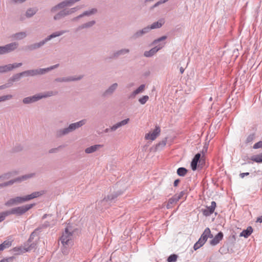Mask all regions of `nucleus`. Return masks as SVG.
Masks as SVG:
<instances>
[{"label": "nucleus", "mask_w": 262, "mask_h": 262, "mask_svg": "<svg viewBox=\"0 0 262 262\" xmlns=\"http://www.w3.org/2000/svg\"><path fill=\"white\" fill-rule=\"evenodd\" d=\"M84 14L83 13H81V14L78 15L77 16L75 17V18H73V20L74 21H76L77 20H78L79 19L84 17Z\"/></svg>", "instance_id": "obj_58"}, {"label": "nucleus", "mask_w": 262, "mask_h": 262, "mask_svg": "<svg viewBox=\"0 0 262 262\" xmlns=\"http://www.w3.org/2000/svg\"><path fill=\"white\" fill-rule=\"evenodd\" d=\"M12 97V95H6L0 96V102L10 100Z\"/></svg>", "instance_id": "obj_46"}, {"label": "nucleus", "mask_w": 262, "mask_h": 262, "mask_svg": "<svg viewBox=\"0 0 262 262\" xmlns=\"http://www.w3.org/2000/svg\"><path fill=\"white\" fill-rule=\"evenodd\" d=\"M60 146L58 147H56V148H51L50 149H49V154H54V153H56L58 152V148L60 147Z\"/></svg>", "instance_id": "obj_56"}, {"label": "nucleus", "mask_w": 262, "mask_h": 262, "mask_svg": "<svg viewBox=\"0 0 262 262\" xmlns=\"http://www.w3.org/2000/svg\"><path fill=\"white\" fill-rule=\"evenodd\" d=\"M129 118H127V119H124L120 122H117L118 125H119V127H121L123 126H124L125 125H126L128 123V122H129Z\"/></svg>", "instance_id": "obj_51"}, {"label": "nucleus", "mask_w": 262, "mask_h": 262, "mask_svg": "<svg viewBox=\"0 0 262 262\" xmlns=\"http://www.w3.org/2000/svg\"><path fill=\"white\" fill-rule=\"evenodd\" d=\"M165 23V20L163 18H161L156 22H154L150 25H148L146 27V29H148V32L152 29H159L161 28Z\"/></svg>", "instance_id": "obj_17"}, {"label": "nucleus", "mask_w": 262, "mask_h": 262, "mask_svg": "<svg viewBox=\"0 0 262 262\" xmlns=\"http://www.w3.org/2000/svg\"><path fill=\"white\" fill-rule=\"evenodd\" d=\"M118 87L119 85L117 82L112 83L104 91L102 96L106 97L113 95L117 90Z\"/></svg>", "instance_id": "obj_12"}, {"label": "nucleus", "mask_w": 262, "mask_h": 262, "mask_svg": "<svg viewBox=\"0 0 262 262\" xmlns=\"http://www.w3.org/2000/svg\"><path fill=\"white\" fill-rule=\"evenodd\" d=\"M86 123V120L84 119L78 122L70 124L67 127L57 129L55 133L56 138H60L69 135L82 126Z\"/></svg>", "instance_id": "obj_1"}, {"label": "nucleus", "mask_w": 262, "mask_h": 262, "mask_svg": "<svg viewBox=\"0 0 262 262\" xmlns=\"http://www.w3.org/2000/svg\"><path fill=\"white\" fill-rule=\"evenodd\" d=\"M253 232V228L251 226H249L246 230H244L241 233L240 236H244L247 238Z\"/></svg>", "instance_id": "obj_35"}, {"label": "nucleus", "mask_w": 262, "mask_h": 262, "mask_svg": "<svg viewBox=\"0 0 262 262\" xmlns=\"http://www.w3.org/2000/svg\"><path fill=\"white\" fill-rule=\"evenodd\" d=\"M160 128L159 127L156 126V128L152 133H149L145 135V138L146 140H151L152 141L156 139L157 136L160 134Z\"/></svg>", "instance_id": "obj_18"}, {"label": "nucleus", "mask_w": 262, "mask_h": 262, "mask_svg": "<svg viewBox=\"0 0 262 262\" xmlns=\"http://www.w3.org/2000/svg\"><path fill=\"white\" fill-rule=\"evenodd\" d=\"M17 174V172L15 171H10L5 173L0 176V181L8 180Z\"/></svg>", "instance_id": "obj_31"}, {"label": "nucleus", "mask_w": 262, "mask_h": 262, "mask_svg": "<svg viewBox=\"0 0 262 262\" xmlns=\"http://www.w3.org/2000/svg\"><path fill=\"white\" fill-rule=\"evenodd\" d=\"M72 233L69 231V229L68 228H66L60 238L61 243L63 246H69L70 245H71L72 243Z\"/></svg>", "instance_id": "obj_9"}, {"label": "nucleus", "mask_w": 262, "mask_h": 262, "mask_svg": "<svg viewBox=\"0 0 262 262\" xmlns=\"http://www.w3.org/2000/svg\"><path fill=\"white\" fill-rule=\"evenodd\" d=\"M119 128H120V127H119V125H118V123H116L115 124H114L113 125H112V126H111V129H112V130L113 132L116 131Z\"/></svg>", "instance_id": "obj_54"}, {"label": "nucleus", "mask_w": 262, "mask_h": 262, "mask_svg": "<svg viewBox=\"0 0 262 262\" xmlns=\"http://www.w3.org/2000/svg\"><path fill=\"white\" fill-rule=\"evenodd\" d=\"M201 158V154L198 153L196 154L193 159H192V161L191 163V169L193 170H195L196 169L197 165L199 161L200 160Z\"/></svg>", "instance_id": "obj_28"}, {"label": "nucleus", "mask_w": 262, "mask_h": 262, "mask_svg": "<svg viewBox=\"0 0 262 262\" xmlns=\"http://www.w3.org/2000/svg\"><path fill=\"white\" fill-rule=\"evenodd\" d=\"M166 38H167L166 36H161L160 38L154 40L152 42L151 45L152 46H154L155 48L158 49V52L160 50H161L164 47V46L165 45V42H163V41H164Z\"/></svg>", "instance_id": "obj_14"}, {"label": "nucleus", "mask_w": 262, "mask_h": 262, "mask_svg": "<svg viewBox=\"0 0 262 262\" xmlns=\"http://www.w3.org/2000/svg\"><path fill=\"white\" fill-rule=\"evenodd\" d=\"M249 174V172H244V173H241L239 176L241 178H244L245 176H248Z\"/></svg>", "instance_id": "obj_61"}, {"label": "nucleus", "mask_w": 262, "mask_h": 262, "mask_svg": "<svg viewBox=\"0 0 262 262\" xmlns=\"http://www.w3.org/2000/svg\"><path fill=\"white\" fill-rule=\"evenodd\" d=\"M61 10L55 14V15L53 16V19L55 21H58L60 20L61 19L65 17L63 12L62 10V9H60Z\"/></svg>", "instance_id": "obj_39"}, {"label": "nucleus", "mask_w": 262, "mask_h": 262, "mask_svg": "<svg viewBox=\"0 0 262 262\" xmlns=\"http://www.w3.org/2000/svg\"><path fill=\"white\" fill-rule=\"evenodd\" d=\"M251 160L257 163H262V154L252 156Z\"/></svg>", "instance_id": "obj_42"}, {"label": "nucleus", "mask_w": 262, "mask_h": 262, "mask_svg": "<svg viewBox=\"0 0 262 262\" xmlns=\"http://www.w3.org/2000/svg\"><path fill=\"white\" fill-rule=\"evenodd\" d=\"M169 0H160L159 1V2H158L157 3H156L153 6L154 8H155V7H157V6H158L159 5L162 4H164V3H165L166 2H167V1H168Z\"/></svg>", "instance_id": "obj_55"}, {"label": "nucleus", "mask_w": 262, "mask_h": 262, "mask_svg": "<svg viewBox=\"0 0 262 262\" xmlns=\"http://www.w3.org/2000/svg\"><path fill=\"white\" fill-rule=\"evenodd\" d=\"M187 172V170L184 167H180L177 169V174L181 177L184 176Z\"/></svg>", "instance_id": "obj_44"}, {"label": "nucleus", "mask_w": 262, "mask_h": 262, "mask_svg": "<svg viewBox=\"0 0 262 262\" xmlns=\"http://www.w3.org/2000/svg\"><path fill=\"white\" fill-rule=\"evenodd\" d=\"M37 94L32 96L25 97L23 99V103L25 104H29L38 101Z\"/></svg>", "instance_id": "obj_25"}, {"label": "nucleus", "mask_w": 262, "mask_h": 262, "mask_svg": "<svg viewBox=\"0 0 262 262\" xmlns=\"http://www.w3.org/2000/svg\"><path fill=\"white\" fill-rule=\"evenodd\" d=\"M178 256L176 254L170 255L167 258L168 262H176L177 261Z\"/></svg>", "instance_id": "obj_49"}, {"label": "nucleus", "mask_w": 262, "mask_h": 262, "mask_svg": "<svg viewBox=\"0 0 262 262\" xmlns=\"http://www.w3.org/2000/svg\"><path fill=\"white\" fill-rule=\"evenodd\" d=\"M79 9V8L78 7H73V8H63V9H62V10L63 12L64 16L66 17L68 15H72V14L74 13Z\"/></svg>", "instance_id": "obj_26"}, {"label": "nucleus", "mask_w": 262, "mask_h": 262, "mask_svg": "<svg viewBox=\"0 0 262 262\" xmlns=\"http://www.w3.org/2000/svg\"><path fill=\"white\" fill-rule=\"evenodd\" d=\"M46 92L49 97L54 96H56L58 94V92L57 91H49Z\"/></svg>", "instance_id": "obj_53"}, {"label": "nucleus", "mask_w": 262, "mask_h": 262, "mask_svg": "<svg viewBox=\"0 0 262 262\" xmlns=\"http://www.w3.org/2000/svg\"><path fill=\"white\" fill-rule=\"evenodd\" d=\"M8 64H9V67L10 71H12L14 69L20 67L23 65L22 63H21V62H20V63L15 62V63H9Z\"/></svg>", "instance_id": "obj_45"}, {"label": "nucleus", "mask_w": 262, "mask_h": 262, "mask_svg": "<svg viewBox=\"0 0 262 262\" xmlns=\"http://www.w3.org/2000/svg\"><path fill=\"white\" fill-rule=\"evenodd\" d=\"M27 34L25 32H20L12 35V37L15 40H22L26 37Z\"/></svg>", "instance_id": "obj_34"}, {"label": "nucleus", "mask_w": 262, "mask_h": 262, "mask_svg": "<svg viewBox=\"0 0 262 262\" xmlns=\"http://www.w3.org/2000/svg\"><path fill=\"white\" fill-rule=\"evenodd\" d=\"M97 12V9L96 8H92L84 11L83 13L84 16H89L96 14Z\"/></svg>", "instance_id": "obj_40"}, {"label": "nucleus", "mask_w": 262, "mask_h": 262, "mask_svg": "<svg viewBox=\"0 0 262 262\" xmlns=\"http://www.w3.org/2000/svg\"><path fill=\"white\" fill-rule=\"evenodd\" d=\"M46 193V191L42 190L38 191L33 192L30 194L25 196L26 202L29 201L33 199L39 197Z\"/></svg>", "instance_id": "obj_19"}, {"label": "nucleus", "mask_w": 262, "mask_h": 262, "mask_svg": "<svg viewBox=\"0 0 262 262\" xmlns=\"http://www.w3.org/2000/svg\"><path fill=\"white\" fill-rule=\"evenodd\" d=\"M34 234V232L31 234L30 238L24 245L13 248L12 250V252L14 254L20 255L35 249L36 248V244L34 243H31V238L32 237Z\"/></svg>", "instance_id": "obj_2"}, {"label": "nucleus", "mask_w": 262, "mask_h": 262, "mask_svg": "<svg viewBox=\"0 0 262 262\" xmlns=\"http://www.w3.org/2000/svg\"><path fill=\"white\" fill-rule=\"evenodd\" d=\"M5 219L3 212L0 213V222L3 221Z\"/></svg>", "instance_id": "obj_60"}, {"label": "nucleus", "mask_w": 262, "mask_h": 262, "mask_svg": "<svg viewBox=\"0 0 262 262\" xmlns=\"http://www.w3.org/2000/svg\"><path fill=\"white\" fill-rule=\"evenodd\" d=\"M38 100H39L43 98H46L49 97L48 95L47 92L37 94Z\"/></svg>", "instance_id": "obj_47"}, {"label": "nucleus", "mask_w": 262, "mask_h": 262, "mask_svg": "<svg viewBox=\"0 0 262 262\" xmlns=\"http://www.w3.org/2000/svg\"><path fill=\"white\" fill-rule=\"evenodd\" d=\"M130 52V50L128 48H122L115 51L113 55L114 58H118L120 56H123L129 54Z\"/></svg>", "instance_id": "obj_22"}, {"label": "nucleus", "mask_w": 262, "mask_h": 262, "mask_svg": "<svg viewBox=\"0 0 262 262\" xmlns=\"http://www.w3.org/2000/svg\"><path fill=\"white\" fill-rule=\"evenodd\" d=\"M26 202L25 196H16L11 198L5 202V205L7 207H11L14 205L23 204Z\"/></svg>", "instance_id": "obj_11"}, {"label": "nucleus", "mask_w": 262, "mask_h": 262, "mask_svg": "<svg viewBox=\"0 0 262 262\" xmlns=\"http://www.w3.org/2000/svg\"><path fill=\"white\" fill-rule=\"evenodd\" d=\"M27 0H12L14 3L20 4L26 2Z\"/></svg>", "instance_id": "obj_59"}, {"label": "nucleus", "mask_w": 262, "mask_h": 262, "mask_svg": "<svg viewBox=\"0 0 262 262\" xmlns=\"http://www.w3.org/2000/svg\"><path fill=\"white\" fill-rule=\"evenodd\" d=\"M80 1V0H63L54 6L52 7L50 9V12L52 13H55L59 9H62L66 8H67V7H71Z\"/></svg>", "instance_id": "obj_7"}, {"label": "nucleus", "mask_w": 262, "mask_h": 262, "mask_svg": "<svg viewBox=\"0 0 262 262\" xmlns=\"http://www.w3.org/2000/svg\"><path fill=\"white\" fill-rule=\"evenodd\" d=\"M23 76H25L24 72L13 75L9 79L8 83L0 85V90L10 87L12 84L13 82L18 81Z\"/></svg>", "instance_id": "obj_10"}, {"label": "nucleus", "mask_w": 262, "mask_h": 262, "mask_svg": "<svg viewBox=\"0 0 262 262\" xmlns=\"http://www.w3.org/2000/svg\"><path fill=\"white\" fill-rule=\"evenodd\" d=\"M210 230L209 228H206L199 241L194 245L193 248L194 250L199 249L206 243L208 237H212Z\"/></svg>", "instance_id": "obj_8"}, {"label": "nucleus", "mask_w": 262, "mask_h": 262, "mask_svg": "<svg viewBox=\"0 0 262 262\" xmlns=\"http://www.w3.org/2000/svg\"><path fill=\"white\" fill-rule=\"evenodd\" d=\"M10 72L9 64L0 66V74H4Z\"/></svg>", "instance_id": "obj_41"}, {"label": "nucleus", "mask_w": 262, "mask_h": 262, "mask_svg": "<svg viewBox=\"0 0 262 262\" xmlns=\"http://www.w3.org/2000/svg\"><path fill=\"white\" fill-rule=\"evenodd\" d=\"M104 133H110V132H113L112 129H111V127H109V128H106V129H105V130H104Z\"/></svg>", "instance_id": "obj_62"}, {"label": "nucleus", "mask_w": 262, "mask_h": 262, "mask_svg": "<svg viewBox=\"0 0 262 262\" xmlns=\"http://www.w3.org/2000/svg\"><path fill=\"white\" fill-rule=\"evenodd\" d=\"M215 207L216 203L214 201H212L209 207H207L206 208L202 209L203 214L206 216L210 215L213 213Z\"/></svg>", "instance_id": "obj_21"}, {"label": "nucleus", "mask_w": 262, "mask_h": 262, "mask_svg": "<svg viewBox=\"0 0 262 262\" xmlns=\"http://www.w3.org/2000/svg\"><path fill=\"white\" fill-rule=\"evenodd\" d=\"M34 205L35 204H31L24 206L16 207L12 208L9 210L4 211L3 213L5 218L6 216L10 215L11 214H14L19 216L25 213L26 212H27L28 210L31 209Z\"/></svg>", "instance_id": "obj_3"}, {"label": "nucleus", "mask_w": 262, "mask_h": 262, "mask_svg": "<svg viewBox=\"0 0 262 262\" xmlns=\"http://www.w3.org/2000/svg\"><path fill=\"white\" fill-rule=\"evenodd\" d=\"M35 176V173H30L25 175H23L20 177H18L15 179L11 180L8 182H4L3 183L0 184V189L3 187H7L9 186H11L14 183H18L23 181H25L28 179H31L34 177Z\"/></svg>", "instance_id": "obj_5"}, {"label": "nucleus", "mask_w": 262, "mask_h": 262, "mask_svg": "<svg viewBox=\"0 0 262 262\" xmlns=\"http://www.w3.org/2000/svg\"><path fill=\"white\" fill-rule=\"evenodd\" d=\"M37 10L36 8H29L26 12V16L27 18H30L34 16L37 12Z\"/></svg>", "instance_id": "obj_38"}, {"label": "nucleus", "mask_w": 262, "mask_h": 262, "mask_svg": "<svg viewBox=\"0 0 262 262\" xmlns=\"http://www.w3.org/2000/svg\"><path fill=\"white\" fill-rule=\"evenodd\" d=\"M19 44L17 42H12L3 46L4 54H7L16 50Z\"/></svg>", "instance_id": "obj_13"}, {"label": "nucleus", "mask_w": 262, "mask_h": 262, "mask_svg": "<svg viewBox=\"0 0 262 262\" xmlns=\"http://www.w3.org/2000/svg\"><path fill=\"white\" fill-rule=\"evenodd\" d=\"M95 24L96 21L95 20H91L88 21L79 26L77 28V30L90 28L92 27Z\"/></svg>", "instance_id": "obj_30"}, {"label": "nucleus", "mask_w": 262, "mask_h": 262, "mask_svg": "<svg viewBox=\"0 0 262 262\" xmlns=\"http://www.w3.org/2000/svg\"><path fill=\"white\" fill-rule=\"evenodd\" d=\"M122 193V191H120L118 192H115L114 194H111L107 195V198H104L102 201V203L111 202L115 198L117 197L118 195H120Z\"/></svg>", "instance_id": "obj_32"}, {"label": "nucleus", "mask_w": 262, "mask_h": 262, "mask_svg": "<svg viewBox=\"0 0 262 262\" xmlns=\"http://www.w3.org/2000/svg\"><path fill=\"white\" fill-rule=\"evenodd\" d=\"M67 32H68V31L65 30H61L54 32L52 33H51V34H50L49 35L47 36L45 38V40L46 41V42H47L54 38L62 36V35L64 34Z\"/></svg>", "instance_id": "obj_16"}, {"label": "nucleus", "mask_w": 262, "mask_h": 262, "mask_svg": "<svg viewBox=\"0 0 262 262\" xmlns=\"http://www.w3.org/2000/svg\"><path fill=\"white\" fill-rule=\"evenodd\" d=\"M145 85L141 84L138 88L135 90L130 95L129 98H134L135 96L141 93H142L145 89Z\"/></svg>", "instance_id": "obj_33"}, {"label": "nucleus", "mask_w": 262, "mask_h": 262, "mask_svg": "<svg viewBox=\"0 0 262 262\" xmlns=\"http://www.w3.org/2000/svg\"><path fill=\"white\" fill-rule=\"evenodd\" d=\"M46 41L45 39L40 41L38 42H36L31 45H30L27 47V49L30 51H33L38 49L46 43Z\"/></svg>", "instance_id": "obj_23"}, {"label": "nucleus", "mask_w": 262, "mask_h": 262, "mask_svg": "<svg viewBox=\"0 0 262 262\" xmlns=\"http://www.w3.org/2000/svg\"><path fill=\"white\" fill-rule=\"evenodd\" d=\"M254 139V135L253 134H251L248 136L246 139V142L247 143H251L253 141Z\"/></svg>", "instance_id": "obj_52"}, {"label": "nucleus", "mask_w": 262, "mask_h": 262, "mask_svg": "<svg viewBox=\"0 0 262 262\" xmlns=\"http://www.w3.org/2000/svg\"><path fill=\"white\" fill-rule=\"evenodd\" d=\"M158 49L153 47L149 51H146L144 52V56L146 57H151L153 56L157 52H158Z\"/></svg>", "instance_id": "obj_37"}, {"label": "nucleus", "mask_w": 262, "mask_h": 262, "mask_svg": "<svg viewBox=\"0 0 262 262\" xmlns=\"http://www.w3.org/2000/svg\"><path fill=\"white\" fill-rule=\"evenodd\" d=\"M149 97L148 96H143L142 97L140 98L139 99V102L142 105L146 103V102L148 100Z\"/></svg>", "instance_id": "obj_48"}, {"label": "nucleus", "mask_w": 262, "mask_h": 262, "mask_svg": "<svg viewBox=\"0 0 262 262\" xmlns=\"http://www.w3.org/2000/svg\"><path fill=\"white\" fill-rule=\"evenodd\" d=\"M223 237V234L222 232H220L217 235L210 241V244L213 246L217 245Z\"/></svg>", "instance_id": "obj_29"}, {"label": "nucleus", "mask_w": 262, "mask_h": 262, "mask_svg": "<svg viewBox=\"0 0 262 262\" xmlns=\"http://www.w3.org/2000/svg\"><path fill=\"white\" fill-rule=\"evenodd\" d=\"M178 201L179 197L177 198L174 195L171 198L169 199L166 205L167 208H171L174 204H176L177 203Z\"/></svg>", "instance_id": "obj_36"}, {"label": "nucleus", "mask_w": 262, "mask_h": 262, "mask_svg": "<svg viewBox=\"0 0 262 262\" xmlns=\"http://www.w3.org/2000/svg\"><path fill=\"white\" fill-rule=\"evenodd\" d=\"M59 64H56L52 66L47 68H40L37 69L29 70L24 71L25 76H35L37 75H44L46 73L50 72V71L54 70L59 67Z\"/></svg>", "instance_id": "obj_4"}, {"label": "nucleus", "mask_w": 262, "mask_h": 262, "mask_svg": "<svg viewBox=\"0 0 262 262\" xmlns=\"http://www.w3.org/2000/svg\"><path fill=\"white\" fill-rule=\"evenodd\" d=\"M82 76H79L77 77L68 76L64 77H58L55 79V81L57 82H69L71 81L80 80L82 79Z\"/></svg>", "instance_id": "obj_15"}, {"label": "nucleus", "mask_w": 262, "mask_h": 262, "mask_svg": "<svg viewBox=\"0 0 262 262\" xmlns=\"http://www.w3.org/2000/svg\"><path fill=\"white\" fill-rule=\"evenodd\" d=\"M167 139L165 138L162 141L159 142L156 146V149L157 150L162 149L166 144Z\"/></svg>", "instance_id": "obj_43"}, {"label": "nucleus", "mask_w": 262, "mask_h": 262, "mask_svg": "<svg viewBox=\"0 0 262 262\" xmlns=\"http://www.w3.org/2000/svg\"><path fill=\"white\" fill-rule=\"evenodd\" d=\"M12 242L13 239L12 238L9 237L0 245V251H3L5 249L9 248L12 245Z\"/></svg>", "instance_id": "obj_27"}, {"label": "nucleus", "mask_w": 262, "mask_h": 262, "mask_svg": "<svg viewBox=\"0 0 262 262\" xmlns=\"http://www.w3.org/2000/svg\"><path fill=\"white\" fill-rule=\"evenodd\" d=\"M256 222H258V223L262 222V216H260L257 219Z\"/></svg>", "instance_id": "obj_64"}, {"label": "nucleus", "mask_w": 262, "mask_h": 262, "mask_svg": "<svg viewBox=\"0 0 262 262\" xmlns=\"http://www.w3.org/2000/svg\"><path fill=\"white\" fill-rule=\"evenodd\" d=\"M180 182V180L179 179H177L176 180L174 181V183H173V185H174V186H177L178 184Z\"/></svg>", "instance_id": "obj_63"}, {"label": "nucleus", "mask_w": 262, "mask_h": 262, "mask_svg": "<svg viewBox=\"0 0 262 262\" xmlns=\"http://www.w3.org/2000/svg\"><path fill=\"white\" fill-rule=\"evenodd\" d=\"M103 146V145L101 144H96L86 148L84 150V151L86 154H92L99 150Z\"/></svg>", "instance_id": "obj_24"}, {"label": "nucleus", "mask_w": 262, "mask_h": 262, "mask_svg": "<svg viewBox=\"0 0 262 262\" xmlns=\"http://www.w3.org/2000/svg\"><path fill=\"white\" fill-rule=\"evenodd\" d=\"M35 176V173H30L25 175H23L20 177H18L15 179L11 180L8 182H4L3 183L0 184V189L3 187H7L9 186H11L14 183H18L23 181H25L28 179H31L34 177Z\"/></svg>", "instance_id": "obj_6"}, {"label": "nucleus", "mask_w": 262, "mask_h": 262, "mask_svg": "<svg viewBox=\"0 0 262 262\" xmlns=\"http://www.w3.org/2000/svg\"><path fill=\"white\" fill-rule=\"evenodd\" d=\"M185 194V192L184 191H181L179 194H175L174 196L177 198L179 197V200L182 198V197Z\"/></svg>", "instance_id": "obj_57"}, {"label": "nucleus", "mask_w": 262, "mask_h": 262, "mask_svg": "<svg viewBox=\"0 0 262 262\" xmlns=\"http://www.w3.org/2000/svg\"><path fill=\"white\" fill-rule=\"evenodd\" d=\"M129 118H127V119H124L120 122H117L118 125H119V127H121L123 126H124L125 125H126L128 123V122H129Z\"/></svg>", "instance_id": "obj_50"}, {"label": "nucleus", "mask_w": 262, "mask_h": 262, "mask_svg": "<svg viewBox=\"0 0 262 262\" xmlns=\"http://www.w3.org/2000/svg\"><path fill=\"white\" fill-rule=\"evenodd\" d=\"M148 29H146V27L141 30H139L135 32L132 36V38L134 40L137 39L141 38L143 35L149 33L148 31Z\"/></svg>", "instance_id": "obj_20"}]
</instances>
